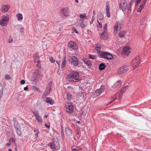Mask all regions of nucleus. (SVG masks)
<instances>
[{"mask_svg": "<svg viewBox=\"0 0 151 151\" xmlns=\"http://www.w3.org/2000/svg\"><path fill=\"white\" fill-rule=\"evenodd\" d=\"M122 83V81H117L113 86V88L115 89L119 88L121 86Z\"/></svg>", "mask_w": 151, "mask_h": 151, "instance_id": "f3484780", "label": "nucleus"}, {"mask_svg": "<svg viewBox=\"0 0 151 151\" xmlns=\"http://www.w3.org/2000/svg\"><path fill=\"white\" fill-rule=\"evenodd\" d=\"M17 134L19 136H21L22 134V132L20 128L15 129Z\"/></svg>", "mask_w": 151, "mask_h": 151, "instance_id": "b1692460", "label": "nucleus"}, {"mask_svg": "<svg viewBox=\"0 0 151 151\" xmlns=\"http://www.w3.org/2000/svg\"><path fill=\"white\" fill-rule=\"evenodd\" d=\"M65 131L66 134L70 137H72L73 138L75 139L74 136L72 135L73 132L70 128L68 127H67L65 128Z\"/></svg>", "mask_w": 151, "mask_h": 151, "instance_id": "1a4fd4ad", "label": "nucleus"}, {"mask_svg": "<svg viewBox=\"0 0 151 151\" xmlns=\"http://www.w3.org/2000/svg\"><path fill=\"white\" fill-rule=\"evenodd\" d=\"M109 3L107 1L106 3V16L108 17L109 18L110 17V8L109 5Z\"/></svg>", "mask_w": 151, "mask_h": 151, "instance_id": "4468645a", "label": "nucleus"}, {"mask_svg": "<svg viewBox=\"0 0 151 151\" xmlns=\"http://www.w3.org/2000/svg\"><path fill=\"white\" fill-rule=\"evenodd\" d=\"M65 107L66 111L68 113H71L73 112V105H67L65 106Z\"/></svg>", "mask_w": 151, "mask_h": 151, "instance_id": "9d476101", "label": "nucleus"}, {"mask_svg": "<svg viewBox=\"0 0 151 151\" xmlns=\"http://www.w3.org/2000/svg\"><path fill=\"white\" fill-rule=\"evenodd\" d=\"M7 23L5 22H2L1 20H0V24L1 26H6L7 25Z\"/></svg>", "mask_w": 151, "mask_h": 151, "instance_id": "473e14b6", "label": "nucleus"}, {"mask_svg": "<svg viewBox=\"0 0 151 151\" xmlns=\"http://www.w3.org/2000/svg\"><path fill=\"white\" fill-rule=\"evenodd\" d=\"M95 93L96 96H99L101 93V91H100V90L99 89L96 90L95 91Z\"/></svg>", "mask_w": 151, "mask_h": 151, "instance_id": "72a5a7b5", "label": "nucleus"}, {"mask_svg": "<svg viewBox=\"0 0 151 151\" xmlns=\"http://www.w3.org/2000/svg\"><path fill=\"white\" fill-rule=\"evenodd\" d=\"M141 0H136V1L137 3V6L138 5V4L139 3L140 1Z\"/></svg>", "mask_w": 151, "mask_h": 151, "instance_id": "052dcab7", "label": "nucleus"}, {"mask_svg": "<svg viewBox=\"0 0 151 151\" xmlns=\"http://www.w3.org/2000/svg\"><path fill=\"white\" fill-rule=\"evenodd\" d=\"M124 35V33L122 32H121L119 33V36L120 37H123Z\"/></svg>", "mask_w": 151, "mask_h": 151, "instance_id": "ea45409f", "label": "nucleus"}, {"mask_svg": "<svg viewBox=\"0 0 151 151\" xmlns=\"http://www.w3.org/2000/svg\"><path fill=\"white\" fill-rule=\"evenodd\" d=\"M71 95L69 93H68L67 94V99L68 100H70L71 99Z\"/></svg>", "mask_w": 151, "mask_h": 151, "instance_id": "c9c22d12", "label": "nucleus"}, {"mask_svg": "<svg viewBox=\"0 0 151 151\" xmlns=\"http://www.w3.org/2000/svg\"><path fill=\"white\" fill-rule=\"evenodd\" d=\"M5 78L7 79H9L11 78V77L9 75L6 74L5 75Z\"/></svg>", "mask_w": 151, "mask_h": 151, "instance_id": "a18cd8bd", "label": "nucleus"}, {"mask_svg": "<svg viewBox=\"0 0 151 151\" xmlns=\"http://www.w3.org/2000/svg\"><path fill=\"white\" fill-rule=\"evenodd\" d=\"M33 76H34V77H32L31 78V79L34 81L39 78V73L38 71L37 70L35 71L33 73Z\"/></svg>", "mask_w": 151, "mask_h": 151, "instance_id": "f8f14e48", "label": "nucleus"}, {"mask_svg": "<svg viewBox=\"0 0 151 151\" xmlns=\"http://www.w3.org/2000/svg\"><path fill=\"white\" fill-rule=\"evenodd\" d=\"M37 57H38V55L37 54V53L35 54L33 56V58H37Z\"/></svg>", "mask_w": 151, "mask_h": 151, "instance_id": "4d7b16f0", "label": "nucleus"}, {"mask_svg": "<svg viewBox=\"0 0 151 151\" xmlns=\"http://www.w3.org/2000/svg\"><path fill=\"white\" fill-rule=\"evenodd\" d=\"M46 100L45 102L47 103H49L52 105L54 104V101L53 100L49 97H46Z\"/></svg>", "mask_w": 151, "mask_h": 151, "instance_id": "412c9836", "label": "nucleus"}, {"mask_svg": "<svg viewBox=\"0 0 151 151\" xmlns=\"http://www.w3.org/2000/svg\"><path fill=\"white\" fill-rule=\"evenodd\" d=\"M61 13L65 16H68V8L66 7L64 9H62L60 10Z\"/></svg>", "mask_w": 151, "mask_h": 151, "instance_id": "ddd939ff", "label": "nucleus"}, {"mask_svg": "<svg viewBox=\"0 0 151 151\" xmlns=\"http://www.w3.org/2000/svg\"><path fill=\"white\" fill-rule=\"evenodd\" d=\"M140 62V58L139 56H136L135 58L133 60L132 62V66L134 69L137 68L139 65Z\"/></svg>", "mask_w": 151, "mask_h": 151, "instance_id": "39448f33", "label": "nucleus"}, {"mask_svg": "<svg viewBox=\"0 0 151 151\" xmlns=\"http://www.w3.org/2000/svg\"><path fill=\"white\" fill-rule=\"evenodd\" d=\"M20 83L21 84H23L25 83V81L24 80H22L20 81Z\"/></svg>", "mask_w": 151, "mask_h": 151, "instance_id": "864d4df0", "label": "nucleus"}, {"mask_svg": "<svg viewBox=\"0 0 151 151\" xmlns=\"http://www.w3.org/2000/svg\"><path fill=\"white\" fill-rule=\"evenodd\" d=\"M61 134H62V136L63 135H64V132H63V130L62 129H62H61Z\"/></svg>", "mask_w": 151, "mask_h": 151, "instance_id": "e2e57ef3", "label": "nucleus"}, {"mask_svg": "<svg viewBox=\"0 0 151 151\" xmlns=\"http://www.w3.org/2000/svg\"><path fill=\"white\" fill-rule=\"evenodd\" d=\"M101 47L100 45H99V44H97V45L96 46L95 48H97V47Z\"/></svg>", "mask_w": 151, "mask_h": 151, "instance_id": "774afa93", "label": "nucleus"}, {"mask_svg": "<svg viewBox=\"0 0 151 151\" xmlns=\"http://www.w3.org/2000/svg\"><path fill=\"white\" fill-rule=\"evenodd\" d=\"M68 45L73 49H76L77 47L76 43L74 42L71 41L69 42L68 44Z\"/></svg>", "mask_w": 151, "mask_h": 151, "instance_id": "dca6fc26", "label": "nucleus"}, {"mask_svg": "<svg viewBox=\"0 0 151 151\" xmlns=\"http://www.w3.org/2000/svg\"><path fill=\"white\" fill-rule=\"evenodd\" d=\"M114 34H116L117 33V31H119L121 29V24L119 22H117L115 24L114 26Z\"/></svg>", "mask_w": 151, "mask_h": 151, "instance_id": "9b49d317", "label": "nucleus"}, {"mask_svg": "<svg viewBox=\"0 0 151 151\" xmlns=\"http://www.w3.org/2000/svg\"><path fill=\"white\" fill-rule=\"evenodd\" d=\"M14 118L13 120H14V126L15 129L17 128H20V126L18 122Z\"/></svg>", "mask_w": 151, "mask_h": 151, "instance_id": "aec40b11", "label": "nucleus"}, {"mask_svg": "<svg viewBox=\"0 0 151 151\" xmlns=\"http://www.w3.org/2000/svg\"><path fill=\"white\" fill-rule=\"evenodd\" d=\"M131 7H132V6L129 5L128 7L127 8V9L129 11H130L131 10Z\"/></svg>", "mask_w": 151, "mask_h": 151, "instance_id": "5fc2aeb1", "label": "nucleus"}, {"mask_svg": "<svg viewBox=\"0 0 151 151\" xmlns=\"http://www.w3.org/2000/svg\"><path fill=\"white\" fill-rule=\"evenodd\" d=\"M134 0H131V2L129 4V6H132V5L133 4Z\"/></svg>", "mask_w": 151, "mask_h": 151, "instance_id": "8fccbe9b", "label": "nucleus"}, {"mask_svg": "<svg viewBox=\"0 0 151 151\" xmlns=\"http://www.w3.org/2000/svg\"><path fill=\"white\" fill-rule=\"evenodd\" d=\"M13 42V39L11 38V37H10L9 38L8 40V42L9 43H11Z\"/></svg>", "mask_w": 151, "mask_h": 151, "instance_id": "de8ad7c7", "label": "nucleus"}, {"mask_svg": "<svg viewBox=\"0 0 151 151\" xmlns=\"http://www.w3.org/2000/svg\"><path fill=\"white\" fill-rule=\"evenodd\" d=\"M51 83H49V86L46 88V90L48 93H50L51 91Z\"/></svg>", "mask_w": 151, "mask_h": 151, "instance_id": "a878e982", "label": "nucleus"}, {"mask_svg": "<svg viewBox=\"0 0 151 151\" xmlns=\"http://www.w3.org/2000/svg\"><path fill=\"white\" fill-rule=\"evenodd\" d=\"M127 86H126L124 87L123 89L121 90L120 92L121 93H122V94H123V93H125L126 90L127 89Z\"/></svg>", "mask_w": 151, "mask_h": 151, "instance_id": "2f4dec72", "label": "nucleus"}, {"mask_svg": "<svg viewBox=\"0 0 151 151\" xmlns=\"http://www.w3.org/2000/svg\"><path fill=\"white\" fill-rule=\"evenodd\" d=\"M80 24L81 27L82 28H84L86 26V25L84 24L83 22H82L80 23Z\"/></svg>", "mask_w": 151, "mask_h": 151, "instance_id": "c03bdc74", "label": "nucleus"}, {"mask_svg": "<svg viewBox=\"0 0 151 151\" xmlns=\"http://www.w3.org/2000/svg\"><path fill=\"white\" fill-rule=\"evenodd\" d=\"M73 30V31L75 32L76 33H78V32L76 29H74Z\"/></svg>", "mask_w": 151, "mask_h": 151, "instance_id": "338daca9", "label": "nucleus"}, {"mask_svg": "<svg viewBox=\"0 0 151 151\" xmlns=\"http://www.w3.org/2000/svg\"><path fill=\"white\" fill-rule=\"evenodd\" d=\"M129 69L128 66H124L121 67L118 70L117 73L119 74H122L126 73Z\"/></svg>", "mask_w": 151, "mask_h": 151, "instance_id": "423d86ee", "label": "nucleus"}, {"mask_svg": "<svg viewBox=\"0 0 151 151\" xmlns=\"http://www.w3.org/2000/svg\"><path fill=\"white\" fill-rule=\"evenodd\" d=\"M15 142V140L13 138H11L9 139V142Z\"/></svg>", "mask_w": 151, "mask_h": 151, "instance_id": "49530a36", "label": "nucleus"}, {"mask_svg": "<svg viewBox=\"0 0 151 151\" xmlns=\"http://www.w3.org/2000/svg\"><path fill=\"white\" fill-rule=\"evenodd\" d=\"M84 62L88 66H91L92 65V63L90 60H84Z\"/></svg>", "mask_w": 151, "mask_h": 151, "instance_id": "cd10ccee", "label": "nucleus"}, {"mask_svg": "<svg viewBox=\"0 0 151 151\" xmlns=\"http://www.w3.org/2000/svg\"><path fill=\"white\" fill-rule=\"evenodd\" d=\"M24 90H25V91H27V90L28 89V88L27 87V86L25 87H24Z\"/></svg>", "mask_w": 151, "mask_h": 151, "instance_id": "680f3d73", "label": "nucleus"}, {"mask_svg": "<svg viewBox=\"0 0 151 151\" xmlns=\"http://www.w3.org/2000/svg\"><path fill=\"white\" fill-rule=\"evenodd\" d=\"M71 149L72 151H78L81 150V148L79 147H76V148H73V147H72Z\"/></svg>", "mask_w": 151, "mask_h": 151, "instance_id": "c85d7f7f", "label": "nucleus"}, {"mask_svg": "<svg viewBox=\"0 0 151 151\" xmlns=\"http://www.w3.org/2000/svg\"><path fill=\"white\" fill-rule=\"evenodd\" d=\"M79 76V74L78 72L73 71L71 72L68 75L67 77L69 81L77 82L81 80V78Z\"/></svg>", "mask_w": 151, "mask_h": 151, "instance_id": "f03ea898", "label": "nucleus"}, {"mask_svg": "<svg viewBox=\"0 0 151 151\" xmlns=\"http://www.w3.org/2000/svg\"><path fill=\"white\" fill-rule=\"evenodd\" d=\"M1 20H2V22L4 21L7 22V23L9 20V18L7 16H3L2 19Z\"/></svg>", "mask_w": 151, "mask_h": 151, "instance_id": "393cba45", "label": "nucleus"}, {"mask_svg": "<svg viewBox=\"0 0 151 151\" xmlns=\"http://www.w3.org/2000/svg\"><path fill=\"white\" fill-rule=\"evenodd\" d=\"M34 132H35V135L36 137H38V134L39 133V132L38 129H35Z\"/></svg>", "mask_w": 151, "mask_h": 151, "instance_id": "4c0bfd02", "label": "nucleus"}, {"mask_svg": "<svg viewBox=\"0 0 151 151\" xmlns=\"http://www.w3.org/2000/svg\"><path fill=\"white\" fill-rule=\"evenodd\" d=\"M66 62V57L65 55L64 57L63 60L62 62L61 67L63 68L65 66Z\"/></svg>", "mask_w": 151, "mask_h": 151, "instance_id": "5701e85b", "label": "nucleus"}, {"mask_svg": "<svg viewBox=\"0 0 151 151\" xmlns=\"http://www.w3.org/2000/svg\"><path fill=\"white\" fill-rule=\"evenodd\" d=\"M95 19V18L94 16H93L91 19V21L90 22V24H92L93 23L94 20Z\"/></svg>", "mask_w": 151, "mask_h": 151, "instance_id": "603ef678", "label": "nucleus"}, {"mask_svg": "<svg viewBox=\"0 0 151 151\" xmlns=\"http://www.w3.org/2000/svg\"><path fill=\"white\" fill-rule=\"evenodd\" d=\"M45 126L46 127H47L48 128H50V125H47L46 124H45Z\"/></svg>", "mask_w": 151, "mask_h": 151, "instance_id": "0e129e2a", "label": "nucleus"}, {"mask_svg": "<svg viewBox=\"0 0 151 151\" xmlns=\"http://www.w3.org/2000/svg\"><path fill=\"white\" fill-rule=\"evenodd\" d=\"M104 30H107V24H106L105 26V27H104Z\"/></svg>", "mask_w": 151, "mask_h": 151, "instance_id": "69168bd1", "label": "nucleus"}, {"mask_svg": "<svg viewBox=\"0 0 151 151\" xmlns=\"http://www.w3.org/2000/svg\"><path fill=\"white\" fill-rule=\"evenodd\" d=\"M107 30H104V32L100 35V38L101 40L105 39V38L107 36Z\"/></svg>", "mask_w": 151, "mask_h": 151, "instance_id": "a211bd4d", "label": "nucleus"}, {"mask_svg": "<svg viewBox=\"0 0 151 151\" xmlns=\"http://www.w3.org/2000/svg\"><path fill=\"white\" fill-rule=\"evenodd\" d=\"M24 28L23 27H21L20 29V32L21 33H24Z\"/></svg>", "mask_w": 151, "mask_h": 151, "instance_id": "6e6d98bb", "label": "nucleus"}, {"mask_svg": "<svg viewBox=\"0 0 151 151\" xmlns=\"http://www.w3.org/2000/svg\"><path fill=\"white\" fill-rule=\"evenodd\" d=\"M9 7L8 5L3 6L1 7V11L3 12H6L8 11Z\"/></svg>", "mask_w": 151, "mask_h": 151, "instance_id": "6ab92c4d", "label": "nucleus"}, {"mask_svg": "<svg viewBox=\"0 0 151 151\" xmlns=\"http://www.w3.org/2000/svg\"><path fill=\"white\" fill-rule=\"evenodd\" d=\"M18 20H21L23 19V17L21 14L19 13L17 14Z\"/></svg>", "mask_w": 151, "mask_h": 151, "instance_id": "7c9ffc66", "label": "nucleus"}, {"mask_svg": "<svg viewBox=\"0 0 151 151\" xmlns=\"http://www.w3.org/2000/svg\"><path fill=\"white\" fill-rule=\"evenodd\" d=\"M32 89V90H34V91H40L39 89L35 86H33Z\"/></svg>", "mask_w": 151, "mask_h": 151, "instance_id": "a19ab883", "label": "nucleus"}, {"mask_svg": "<svg viewBox=\"0 0 151 151\" xmlns=\"http://www.w3.org/2000/svg\"><path fill=\"white\" fill-rule=\"evenodd\" d=\"M32 112L37 122L40 124L42 123L43 122L42 119L41 117L39 115L38 111H34Z\"/></svg>", "mask_w": 151, "mask_h": 151, "instance_id": "6e6552de", "label": "nucleus"}, {"mask_svg": "<svg viewBox=\"0 0 151 151\" xmlns=\"http://www.w3.org/2000/svg\"><path fill=\"white\" fill-rule=\"evenodd\" d=\"M122 94L121 93V94H119L118 95V97L119 98V99H121V98L122 97Z\"/></svg>", "mask_w": 151, "mask_h": 151, "instance_id": "13d9d810", "label": "nucleus"}, {"mask_svg": "<svg viewBox=\"0 0 151 151\" xmlns=\"http://www.w3.org/2000/svg\"><path fill=\"white\" fill-rule=\"evenodd\" d=\"M98 22L99 23V25L98 26V27L100 28H101L102 27L101 23L99 22V21H98Z\"/></svg>", "mask_w": 151, "mask_h": 151, "instance_id": "09e8293b", "label": "nucleus"}, {"mask_svg": "<svg viewBox=\"0 0 151 151\" xmlns=\"http://www.w3.org/2000/svg\"><path fill=\"white\" fill-rule=\"evenodd\" d=\"M49 60L52 63H53L55 62V60L52 57H50V58Z\"/></svg>", "mask_w": 151, "mask_h": 151, "instance_id": "79ce46f5", "label": "nucleus"}, {"mask_svg": "<svg viewBox=\"0 0 151 151\" xmlns=\"http://www.w3.org/2000/svg\"><path fill=\"white\" fill-rule=\"evenodd\" d=\"M119 8L122 10L123 12H124L127 6V3L125 0H122L119 4Z\"/></svg>", "mask_w": 151, "mask_h": 151, "instance_id": "0eeeda50", "label": "nucleus"}, {"mask_svg": "<svg viewBox=\"0 0 151 151\" xmlns=\"http://www.w3.org/2000/svg\"><path fill=\"white\" fill-rule=\"evenodd\" d=\"M143 8H144V7H143L142 6L140 5L139 9L137 10V12H141Z\"/></svg>", "mask_w": 151, "mask_h": 151, "instance_id": "37998d69", "label": "nucleus"}, {"mask_svg": "<svg viewBox=\"0 0 151 151\" xmlns=\"http://www.w3.org/2000/svg\"><path fill=\"white\" fill-rule=\"evenodd\" d=\"M130 49L129 47H126L124 48L123 52L125 55H128L131 52Z\"/></svg>", "mask_w": 151, "mask_h": 151, "instance_id": "2eb2a0df", "label": "nucleus"}, {"mask_svg": "<svg viewBox=\"0 0 151 151\" xmlns=\"http://www.w3.org/2000/svg\"><path fill=\"white\" fill-rule=\"evenodd\" d=\"M40 63L39 61V60H37V65L40 67Z\"/></svg>", "mask_w": 151, "mask_h": 151, "instance_id": "bf43d9fd", "label": "nucleus"}, {"mask_svg": "<svg viewBox=\"0 0 151 151\" xmlns=\"http://www.w3.org/2000/svg\"><path fill=\"white\" fill-rule=\"evenodd\" d=\"M106 66L105 64L103 63L100 64L99 66V69L100 70H102L104 69Z\"/></svg>", "mask_w": 151, "mask_h": 151, "instance_id": "4be33fe9", "label": "nucleus"}, {"mask_svg": "<svg viewBox=\"0 0 151 151\" xmlns=\"http://www.w3.org/2000/svg\"><path fill=\"white\" fill-rule=\"evenodd\" d=\"M97 17L100 20L104 18L102 14L100 12L98 14Z\"/></svg>", "mask_w": 151, "mask_h": 151, "instance_id": "c756f323", "label": "nucleus"}, {"mask_svg": "<svg viewBox=\"0 0 151 151\" xmlns=\"http://www.w3.org/2000/svg\"><path fill=\"white\" fill-rule=\"evenodd\" d=\"M79 17L81 20L83 21L84 20V19L86 17V14L85 13L81 14H80Z\"/></svg>", "mask_w": 151, "mask_h": 151, "instance_id": "bb28decb", "label": "nucleus"}, {"mask_svg": "<svg viewBox=\"0 0 151 151\" xmlns=\"http://www.w3.org/2000/svg\"><path fill=\"white\" fill-rule=\"evenodd\" d=\"M101 47H98L97 48H95L97 51L98 55L102 58L107 60H111L113 58V57L112 55L107 52L100 51Z\"/></svg>", "mask_w": 151, "mask_h": 151, "instance_id": "f257e3e1", "label": "nucleus"}, {"mask_svg": "<svg viewBox=\"0 0 151 151\" xmlns=\"http://www.w3.org/2000/svg\"><path fill=\"white\" fill-rule=\"evenodd\" d=\"M48 146L52 149L53 151H56L59 150L60 148V145L58 141H54L53 142H50Z\"/></svg>", "mask_w": 151, "mask_h": 151, "instance_id": "7ed1b4c3", "label": "nucleus"}, {"mask_svg": "<svg viewBox=\"0 0 151 151\" xmlns=\"http://www.w3.org/2000/svg\"><path fill=\"white\" fill-rule=\"evenodd\" d=\"M68 61L71 64L74 66H77L79 64L78 59L75 56H70Z\"/></svg>", "mask_w": 151, "mask_h": 151, "instance_id": "20e7f679", "label": "nucleus"}, {"mask_svg": "<svg viewBox=\"0 0 151 151\" xmlns=\"http://www.w3.org/2000/svg\"><path fill=\"white\" fill-rule=\"evenodd\" d=\"M147 1V0H143L142 1L140 6H142L143 7H144V6L145 5Z\"/></svg>", "mask_w": 151, "mask_h": 151, "instance_id": "e433bc0d", "label": "nucleus"}, {"mask_svg": "<svg viewBox=\"0 0 151 151\" xmlns=\"http://www.w3.org/2000/svg\"><path fill=\"white\" fill-rule=\"evenodd\" d=\"M104 87L101 86L100 88L99 89V90H100V91H101V93L103 92L104 91Z\"/></svg>", "mask_w": 151, "mask_h": 151, "instance_id": "3c124183", "label": "nucleus"}, {"mask_svg": "<svg viewBox=\"0 0 151 151\" xmlns=\"http://www.w3.org/2000/svg\"><path fill=\"white\" fill-rule=\"evenodd\" d=\"M88 58L92 59H96L97 58V57L95 55H89L88 56Z\"/></svg>", "mask_w": 151, "mask_h": 151, "instance_id": "f704fd0d", "label": "nucleus"}, {"mask_svg": "<svg viewBox=\"0 0 151 151\" xmlns=\"http://www.w3.org/2000/svg\"><path fill=\"white\" fill-rule=\"evenodd\" d=\"M3 87L2 84L0 83V93H1V94L3 92Z\"/></svg>", "mask_w": 151, "mask_h": 151, "instance_id": "58836bf2", "label": "nucleus"}]
</instances>
